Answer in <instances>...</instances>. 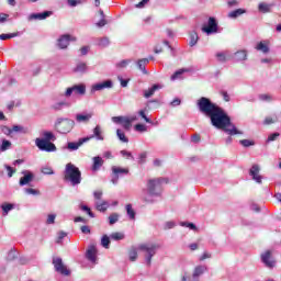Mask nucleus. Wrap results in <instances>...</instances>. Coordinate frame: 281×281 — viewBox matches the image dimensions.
<instances>
[{"mask_svg": "<svg viewBox=\"0 0 281 281\" xmlns=\"http://www.w3.org/2000/svg\"><path fill=\"white\" fill-rule=\"evenodd\" d=\"M196 106L202 115L210 117L211 124L215 126V128H223L228 135H243V132L236 128V125L232 123V120L223 108L212 102V100L201 97L196 101Z\"/></svg>", "mask_w": 281, "mask_h": 281, "instance_id": "f257e3e1", "label": "nucleus"}, {"mask_svg": "<svg viewBox=\"0 0 281 281\" xmlns=\"http://www.w3.org/2000/svg\"><path fill=\"white\" fill-rule=\"evenodd\" d=\"M164 178H154L147 181V190L142 194V201L147 204L155 203V199L161 196Z\"/></svg>", "mask_w": 281, "mask_h": 281, "instance_id": "f03ea898", "label": "nucleus"}, {"mask_svg": "<svg viewBox=\"0 0 281 281\" xmlns=\"http://www.w3.org/2000/svg\"><path fill=\"white\" fill-rule=\"evenodd\" d=\"M64 179L65 181H69L71 186H80L82 183V172L76 165L69 162L66 165Z\"/></svg>", "mask_w": 281, "mask_h": 281, "instance_id": "7ed1b4c3", "label": "nucleus"}, {"mask_svg": "<svg viewBox=\"0 0 281 281\" xmlns=\"http://www.w3.org/2000/svg\"><path fill=\"white\" fill-rule=\"evenodd\" d=\"M74 126H76V121L68 117H58L55 122V128L58 133H61V135L71 133Z\"/></svg>", "mask_w": 281, "mask_h": 281, "instance_id": "20e7f679", "label": "nucleus"}, {"mask_svg": "<svg viewBox=\"0 0 281 281\" xmlns=\"http://www.w3.org/2000/svg\"><path fill=\"white\" fill-rule=\"evenodd\" d=\"M139 251H143L145 255V262L147 267H150L153 262V256L157 254V249H159V245L157 244H140L138 246Z\"/></svg>", "mask_w": 281, "mask_h": 281, "instance_id": "39448f33", "label": "nucleus"}, {"mask_svg": "<svg viewBox=\"0 0 281 281\" xmlns=\"http://www.w3.org/2000/svg\"><path fill=\"white\" fill-rule=\"evenodd\" d=\"M85 95L87 93V86L85 83L74 85L66 89L65 98H71V95Z\"/></svg>", "mask_w": 281, "mask_h": 281, "instance_id": "423d86ee", "label": "nucleus"}, {"mask_svg": "<svg viewBox=\"0 0 281 281\" xmlns=\"http://www.w3.org/2000/svg\"><path fill=\"white\" fill-rule=\"evenodd\" d=\"M202 32L207 36L218 33V22H216V18H209L207 24L202 26Z\"/></svg>", "mask_w": 281, "mask_h": 281, "instance_id": "0eeeda50", "label": "nucleus"}, {"mask_svg": "<svg viewBox=\"0 0 281 281\" xmlns=\"http://www.w3.org/2000/svg\"><path fill=\"white\" fill-rule=\"evenodd\" d=\"M53 265L55 267V271L57 273H60L61 276H70L71 271L67 269V266L63 262V258L60 257H54L53 258Z\"/></svg>", "mask_w": 281, "mask_h": 281, "instance_id": "6e6552de", "label": "nucleus"}, {"mask_svg": "<svg viewBox=\"0 0 281 281\" xmlns=\"http://www.w3.org/2000/svg\"><path fill=\"white\" fill-rule=\"evenodd\" d=\"M35 146L45 153H55L56 150V145L54 143L41 138L35 139Z\"/></svg>", "mask_w": 281, "mask_h": 281, "instance_id": "1a4fd4ad", "label": "nucleus"}, {"mask_svg": "<svg viewBox=\"0 0 281 281\" xmlns=\"http://www.w3.org/2000/svg\"><path fill=\"white\" fill-rule=\"evenodd\" d=\"M112 179H111V183H113V186H117V181H120V177H122L123 175H128V168H122V167H117V166H113L112 167Z\"/></svg>", "mask_w": 281, "mask_h": 281, "instance_id": "9d476101", "label": "nucleus"}, {"mask_svg": "<svg viewBox=\"0 0 281 281\" xmlns=\"http://www.w3.org/2000/svg\"><path fill=\"white\" fill-rule=\"evenodd\" d=\"M261 262L268 268L273 269L276 267V259H273V252L271 250H266L261 254Z\"/></svg>", "mask_w": 281, "mask_h": 281, "instance_id": "9b49d317", "label": "nucleus"}, {"mask_svg": "<svg viewBox=\"0 0 281 281\" xmlns=\"http://www.w3.org/2000/svg\"><path fill=\"white\" fill-rule=\"evenodd\" d=\"M104 89H113V81L105 80L99 83H94L91 87L90 93H95V91H104Z\"/></svg>", "mask_w": 281, "mask_h": 281, "instance_id": "f8f14e48", "label": "nucleus"}, {"mask_svg": "<svg viewBox=\"0 0 281 281\" xmlns=\"http://www.w3.org/2000/svg\"><path fill=\"white\" fill-rule=\"evenodd\" d=\"M249 175L256 183H262V176H260V166L252 165L249 170Z\"/></svg>", "mask_w": 281, "mask_h": 281, "instance_id": "ddd939ff", "label": "nucleus"}, {"mask_svg": "<svg viewBox=\"0 0 281 281\" xmlns=\"http://www.w3.org/2000/svg\"><path fill=\"white\" fill-rule=\"evenodd\" d=\"M22 175L24 177L20 178V186H30V183H32L34 181V173H32L31 171L24 170L22 171Z\"/></svg>", "mask_w": 281, "mask_h": 281, "instance_id": "4468645a", "label": "nucleus"}, {"mask_svg": "<svg viewBox=\"0 0 281 281\" xmlns=\"http://www.w3.org/2000/svg\"><path fill=\"white\" fill-rule=\"evenodd\" d=\"M93 117V113H78L75 116V120L78 124H89Z\"/></svg>", "mask_w": 281, "mask_h": 281, "instance_id": "2eb2a0df", "label": "nucleus"}, {"mask_svg": "<svg viewBox=\"0 0 281 281\" xmlns=\"http://www.w3.org/2000/svg\"><path fill=\"white\" fill-rule=\"evenodd\" d=\"M98 249H95V246H90L86 252V258L95 265L98 262Z\"/></svg>", "mask_w": 281, "mask_h": 281, "instance_id": "dca6fc26", "label": "nucleus"}, {"mask_svg": "<svg viewBox=\"0 0 281 281\" xmlns=\"http://www.w3.org/2000/svg\"><path fill=\"white\" fill-rule=\"evenodd\" d=\"M52 11H44L42 13H32L29 15V21H45L48 16H52Z\"/></svg>", "mask_w": 281, "mask_h": 281, "instance_id": "f3484780", "label": "nucleus"}, {"mask_svg": "<svg viewBox=\"0 0 281 281\" xmlns=\"http://www.w3.org/2000/svg\"><path fill=\"white\" fill-rule=\"evenodd\" d=\"M86 138H89V142L91 139L95 138L98 142H104V135L102 134V127L100 125H97L93 128V134L90 136H87Z\"/></svg>", "mask_w": 281, "mask_h": 281, "instance_id": "a211bd4d", "label": "nucleus"}, {"mask_svg": "<svg viewBox=\"0 0 281 281\" xmlns=\"http://www.w3.org/2000/svg\"><path fill=\"white\" fill-rule=\"evenodd\" d=\"M70 41H71V35H61L57 41V45L59 49H67V47H69Z\"/></svg>", "mask_w": 281, "mask_h": 281, "instance_id": "6ab92c4d", "label": "nucleus"}, {"mask_svg": "<svg viewBox=\"0 0 281 281\" xmlns=\"http://www.w3.org/2000/svg\"><path fill=\"white\" fill-rule=\"evenodd\" d=\"M90 138H79L78 142H69L67 144V148L68 150H78V148H80V146H82V144H87V142H89Z\"/></svg>", "mask_w": 281, "mask_h": 281, "instance_id": "aec40b11", "label": "nucleus"}, {"mask_svg": "<svg viewBox=\"0 0 281 281\" xmlns=\"http://www.w3.org/2000/svg\"><path fill=\"white\" fill-rule=\"evenodd\" d=\"M148 63H150V59L148 58H142L136 61L137 69H139L144 76H148V70H146V65H148Z\"/></svg>", "mask_w": 281, "mask_h": 281, "instance_id": "412c9836", "label": "nucleus"}, {"mask_svg": "<svg viewBox=\"0 0 281 281\" xmlns=\"http://www.w3.org/2000/svg\"><path fill=\"white\" fill-rule=\"evenodd\" d=\"M207 271V267L205 266H198L194 268L192 280L191 281H199V277L203 276V273Z\"/></svg>", "mask_w": 281, "mask_h": 281, "instance_id": "4be33fe9", "label": "nucleus"}, {"mask_svg": "<svg viewBox=\"0 0 281 281\" xmlns=\"http://www.w3.org/2000/svg\"><path fill=\"white\" fill-rule=\"evenodd\" d=\"M69 106H71V103H69V101H58L56 103H54L50 109L53 111H63L64 109H69Z\"/></svg>", "mask_w": 281, "mask_h": 281, "instance_id": "5701e85b", "label": "nucleus"}, {"mask_svg": "<svg viewBox=\"0 0 281 281\" xmlns=\"http://www.w3.org/2000/svg\"><path fill=\"white\" fill-rule=\"evenodd\" d=\"M92 171L93 172H98V170H100L102 168V166H104V160L102 159V157L97 156L92 158Z\"/></svg>", "mask_w": 281, "mask_h": 281, "instance_id": "b1692460", "label": "nucleus"}, {"mask_svg": "<svg viewBox=\"0 0 281 281\" xmlns=\"http://www.w3.org/2000/svg\"><path fill=\"white\" fill-rule=\"evenodd\" d=\"M232 59L235 60V63H243V60H247V50H237Z\"/></svg>", "mask_w": 281, "mask_h": 281, "instance_id": "393cba45", "label": "nucleus"}, {"mask_svg": "<svg viewBox=\"0 0 281 281\" xmlns=\"http://www.w3.org/2000/svg\"><path fill=\"white\" fill-rule=\"evenodd\" d=\"M88 70L89 67L85 61L77 63L76 67L72 69L74 74H87Z\"/></svg>", "mask_w": 281, "mask_h": 281, "instance_id": "a878e982", "label": "nucleus"}, {"mask_svg": "<svg viewBox=\"0 0 281 281\" xmlns=\"http://www.w3.org/2000/svg\"><path fill=\"white\" fill-rule=\"evenodd\" d=\"M159 89H161V86L154 85L151 88L144 91V98H146V99L153 98V95H155V91H159Z\"/></svg>", "mask_w": 281, "mask_h": 281, "instance_id": "bb28decb", "label": "nucleus"}, {"mask_svg": "<svg viewBox=\"0 0 281 281\" xmlns=\"http://www.w3.org/2000/svg\"><path fill=\"white\" fill-rule=\"evenodd\" d=\"M215 57L218 63H227V60H232V55H228L226 52L216 53Z\"/></svg>", "mask_w": 281, "mask_h": 281, "instance_id": "cd10ccee", "label": "nucleus"}, {"mask_svg": "<svg viewBox=\"0 0 281 281\" xmlns=\"http://www.w3.org/2000/svg\"><path fill=\"white\" fill-rule=\"evenodd\" d=\"M271 8H273V4H269L267 2H260L258 4V10H259V12H262V14H267V13L271 12Z\"/></svg>", "mask_w": 281, "mask_h": 281, "instance_id": "c85d7f7f", "label": "nucleus"}, {"mask_svg": "<svg viewBox=\"0 0 281 281\" xmlns=\"http://www.w3.org/2000/svg\"><path fill=\"white\" fill-rule=\"evenodd\" d=\"M95 209L99 212H106V210L109 209V202L102 200V201H97L95 202Z\"/></svg>", "mask_w": 281, "mask_h": 281, "instance_id": "c756f323", "label": "nucleus"}, {"mask_svg": "<svg viewBox=\"0 0 281 281\" xmlns=\"http://www.w3.org/2000/svg\"><path fill=\"white\" fill-rule=\"evenodd\" d=\"M42 136L43 138L41 139H44V142H56V135L53 132L45 131L42 133Z\"/></svg>", "mask_w": 281, "mask_h": 281, "instance_id": "7c9ffc66", "label": "nucleus"}, {"mask_svg": "<svg viewBox=\"0 0 281 281\" xmlns=\"http://www.w3.org/2000/svg\"><path fill=\"white\" fill-rule=\"evenodd\" d=\"M2 214L4 216H8L10 214L11 210H14V204L12 203H4L1 205Z\"/></svg>", "mask_w": 281, "mask_h": 281, "instance_id": "2f4dec72", "label": "nucleus"}, {"mask_svg": "<svg viewBox=\"0 0 281 281\" xmlns=\"http://www.w3.org/2000/svg\"><path fill=\"white\" fill-rule=\"evenodd\" d=\"M188 71H190L188 68H181V69L177 70L171 76V80H179V78H181V76H183V74H188Z\"/></svg>", "mask_w": 281, "mask_h": 281, "instance_id": "473e14b6", "label": "nucleus"}, {"mask_svg": "<svg viewBox=\"0 0 281 281\" xmlns=\"http://www.w3.org/2000/svg\"><path fill=\"white\" fill-rule=\"evenodd\" d=\"M12 148V142L8 139H2V143L0 145L1 153H5V150H10Z\"/></svg>", "mask_w": 281, "mask_h": 281, "instance_id": "72a5a7b5", "label": "nucleus"}, {"mask_svg": "<svg viewBox=\"0 0 281 281\" xmlns=\"http://www.w3.org/2000/svg\"><path fill=\"white\" fill-rule=\"evenodd\" d=\"M245 14V10L243 9H236L234 11H231L228 13V19H238V16Z\"/></svg>", "mask_w": 281, "mask_h": 281, "instance_id": "f704fd0d", "label": "nucleus"}, {"mask_svg": "<svg viewBox=\"0 0 281 281\" xmlns=\"http://www.w3.org/2000/svg\"><path fill=\"white\" fill-rule=\"evenodd\" d=\"M196 43H199V34H196V32L193 31L190 34L189 45H190V47H194V45H196Z\"/></svg>", "mask_w": 281, "mask_h": 281, "instance_id": "c9c22d12", "label": "nucleus"}, {"mask_svg": "<svg viewBox=\"0 0 281 281\" xmlns=\"http://www.w3.org/2000/svg\"><path fill=\"white\" fill-rule=\"evenodd\" d=\"M13 133H22L23 135H25V133H27V128L22 125H13L11 128V134Z\"/></svg>", "mask_w": 281, "mask_h": 281, "instance_id": "e433bc0d", "label": "nucleus"}, {"mask_svg": "<svg viewBox=\"0 0 281 281\" xmlns=\"http://www.w3.org/2000/svg\"><path fill=\"white\" fill-rule=\"evenodd\" d=\"M255 49H257V52H262V54H269V46H267V44H263L262 42L257 44Z\"/></svg>", "mask_w": 281, "mask_h": 281, "instance_id": "4c0bfd02", "label": "nucleus"}, {"mask_svg": "<svg viewBox=\"0 0 281 281\" xmlns=\"http://www.w3.org/2000/svg\"><path fill=\"white\" fill-rule=\"evenodd\" d=\"M128 258H130L131 262H135V260H137V248H135V247L130 248Z\"/></svg>", "mask_w": 281, "mask_h": 281, "instance_id": "58836bf2", "label": "nucleus"}, {"mask_svg": "<svg viewBox=\"0 0 281 281\" xmlns=\"http://www.w3.org/2000/svg\"><path fill=\"white\" fill-rule=\"evenodd\" d=\"M276 122H278V115L267 116L263 121V124L269 126L270 124H276Z\"/></svg>", "mask_w": 281, "mask_h": 281, "instance_id": "ea45409f", "label": "nucleus"}, {"mask_svg": "<svg viewBox=\"0 0 281 281\" xmlns=\"http://www.w3.org/2000/svg\"><path fill=\"white\" fill-rule=\"evenodd\" d=\"M101 245L104 247V249H109V247L111 245V237L103 235L101 238Z\"/></svg>", "mask_w": 281, "mask_h": 281, "instance_id": "a19ab883", "label": "nucleus"}, {"mask_svg": "<svg viewBox=\"0 0 281 281\" xmlns=\"http://www.w3.org/2000/svg\"><path fill=\"white\" fill-rule=\"evenodd\" d=\"M119 221H120V214H117V213H112L109 216V224L110 225H115V223H117Z\"/></svg>", "mask_w": 281, "mask_h": 281, "instance_id": "79ce46f5", "label": "nucleus"}, {"mask_svg": "<svg viewBox=\"0 0 281 281\" xmlns=\"http://www.w3.org/2000/svg\"><path fill=\"white\" fill-rule=\"evenodd\" d=\"M125 207L131 221H135V210H133V205L127 204Z\"/></svg>", "mask_w": 281, "mask_h": 281, "instance_id": "37998d69", "label": "nucleus"}, {"mask_svg": "<svg viewBox=\"0 0 281 281\" xmlns=\"http://www.w3.org/2000/svg\"><path fill=\"white\" fill-rule=\"evenodd\" d=\"M116 135L121 142H123L124 144H128V138L126 137L124 132H122V130H116Z\"/></svg>", "mask_w": 281, "mask_h": 281, "instance_id": "c03bdc74", "label": "nucleus"}, {"mask_svg": "<svg viewBox=\"0 0 281 281\" xmlns=\"http://www.w3.org/2000/svg\"><path fill=\"white\" fill-rule=\"evenodd\" d=\"M110 238L112 240H124V233H120V232H116V233H112L110 235Z\"/></svg>", "mask_w": 281, "mask_h": 281, "instance_id": "a18cd8bd", "label": "nucleus"}, {"mask_svg": "<svg viewBox=\"0 0 281 281\" xmlns=\"http://www.w3.org/2000/svg\"><path fill=\"white\" fill-rule=\"evenodd\" d=\"M0 131L3 133V135H7V137L12 135V128L8 127V125H0Z\"/></svg>", "mask_w": 281, "mask_h": 281, "instance_id": "49530a36", "label": "nucleus"}, {"mask_svg": "<svg viewBox=\"0 0 281 281\" xmlns=\"http://www.w3.org/2000/svg\"><path fill=\"white\" fill-rule=\"evenodd\" d=\"M19 33L0 34V41H8L9 38H15Z\"/></svg>", "mask_w": 281, "mask_h": 281, "instance_id": "de8ad7c7", "label": "nucleus"}, {"mask_svg": "<svg viewBox=\"0 0 281 281\" xmlns=\"http://www.w3.org/2000/svg\"><path fill=\"white\" fill-rule=\"evenodd\" d=\"M130 63H131V59H123L116 64V67L119 69H124L125 67H128Z\"/></svg>", "mask_w": 281, "mask_h": 281, "instance_id": "09e8293b", "label": "nucleus"}, {"mask_svg": "<svg viewBox=\"0 0 281 281\" xmlns=\"http://www.w3.org/2000/svg\"><path fill=\"white\" fill-rule=\"evenodd\" d=\"M80 209L82 210V212H87L88 216H90V218H95V214H93V212H91V209L87 205H81Z\"/></svg>", "mask_w": 281, "mask_h": 281, "instance_id": "8fccbe9b", "label": "nucleus"}, {"mask_svg": "<svg viewBox=\"0 0 281 281\" xmlns=\"http://www.w3.org/2000/svg\"><path fill=\"white\" fill-rule=\"evenodd\" d=\"M122 126L125 131H131V126H133L131 123V119L125 116V120L123 121Z\"/></svg>", "mask_w": 281, "mask_h": 281, "instance_id": "3c124183", "label": "nucleus"}, {"mask_svg": "<svg viewBox=\"0 0 281 281\" xmlns=\"http://www.w3.org/2000/svg\"><path fill=\"white\" fill-rule=\"evenodd\" d=\"M111 44V41H109V37H103L99 40V47H109Z\"/></svg>", "mask_w": 281, "mask_h": 281, "instance_id": "603ef678", "label": "nucleus"}, {"mask_svg": "<svg viewBox=\"0 0 281 281\" xmlns=\"http://www.w3.org/2000/svg\"><path fill=\"white\" fill-rule=\"evenodd\" d=\"M56 223V214H48L46 225H54Z\"/></svg>", "mask_w": 281, "mask_h": 281, "instance_id": "864d4df0", "label": "nucleus"}, {"mask_svg": "<svg viewBox=\"0 0 281 281\" xmlns=\"http://www.w3.org/2000/svg\"><path fill=\"white\" fill-rule=\"evenodd\" d=\"M240 145L244 146V148H249V146H254V140L249 139H241L239 140Z\"/></svg>", "mask_w": 281, "mask_h": 281, "instance_id": "5fc2aeb1", "label": "nucleus"}, {"mask_svg": "<svg viewBox=\"0 0 281 281\" xmlns=\"http://www.w3.org/2000/svg\"><path fill=\"white\" fill-rule=\"evenodd\" d=\"M24 192L26 194H33V196H37V194H41V191L32 189V188L24 189Z\"/></svg>", "mask_w": 281, "mask_h": 281, "instance_id": "6e6d98bb", "label": "nucleus"}, {"mask_svg": "<svg viewBox=\"0 0 281 281\" xmlns=\"http://www.w3.org/2000/svg\"><path fill=\"white\" fill-rule=\"evenodd\" d=\"M259 100H261L262 102H271V100H273V97H271V94H260Z\"/></svg>", "mask_w": 281, "mask_h": 281, "instance_id": "4d7b16f0", "label": "nucleus"}, {"mask_svg": "<svg viewBox=\"0 0 281 281\" xmlns=\"http://www.w3.org/2000/svg\"><path fill=\"white\" fill-rule=\"evenodd\" d=\"M125 119L126 116H113L112 122H114V124H123Z\"/></svg>", "mask_w": 281, "mask_h": 281, "instance_id": "13d9d810", "label": "nucleus"}, {"mask_svg": "<svg viewBox=\"0 0 281 281\" xmlns=\"http://www.w3.org/2000/svg\"><path fill=\"white\" fill-rule=\"evenodd\" d=\"M278 137H280V133L276 132V133H272L268 136V139L267 142H276V139H278Z\"/></svg>", "mask_w": 281, "mask_h": 281, "instance_id": "bf43d9fd", "label": "nucleus"}, {"mask_svg": "<svg viewBox=\"0 0 281 281\" xmlns=\"http://www.w3.org/2000/svg\"><path fill=\"white\" fill-rule=\"evenodd\" d=\"M134 128L138 133H146V125H144V124H136Z\"/></svg>", "mask_w": 281, "mask_h": 281, "instance_id": "052dcab7", "label": "nucleus"}, {"mask_svg": "<svg viewBox=\"0 0 281 281\" xmlns=\"http://www.w3.org/2000/svg\"><path fill=\"white\" fill-rule=\"evenodd\" d=\"M121 155H122V157H126L127 159L135 160V157H133V154H131V151L121 150Z\"/></svg>", "mask_w": 281, "mask_h": 281, "instance_id": "680f3d73", "label": "nucleus"}, {"mask_svg": "<svg viewBox=\"0 0 281 281\" xmlns=\"http://www.w3.org/2000/svg\"><path fill=\"white\" fill-rule=\"evenodd\" d=\"M7 260H10V261L16 260V251L10 250L8 256H7Z\"/></svg>", "mask_w": 281, "mask_h": 281, "instance_id": "e2e57ef3", "label": "nucleus"}, {"mask_svg": "<svg viewBox=\"0 0 281 281\" xmlns=\"http://www.w3.org/2000/svg\"><path fill=\"white\" fill-rule=\"evenodd\" d=\"M176 226H177V224H176L175 222H172V221L166 222V223H165V226H164V229H172V228H175Z\"/></svg>", "mask_w": 281, "mask_h": 281, "instance_id": "0e129e2a", "label": "nucleus"}, {"mask_svg": "<svg viewBox=\"0 0 281 281\" xmlns=\"http://www.w3.org/2000/svg\"><path fill=\"white\" fill-rule=\"evenodd\" d=\"M66 236H67V233H65V232H63V231L59 232L56 243H57L58 245H60V243H63V238H65Z\"/></svg>", "mask_w": 281, "mask_h": 281, "instance_id": "69168bd1", "label": "nucleus"}, {"mask_svg": "<svg viewBox=\"0 0 281 281\" xmlns=\"http://www.w3.org/2000/svg\"><path fill=\"white\" fill-rule=\"evenodd\" d=\"M102 194H103L102 190L94 191L93 196H94L95 201H102Z\"/></svg>", "mask_w": 281, "mask_h": 281, "instance_id": "338daca9", "label": "nucleus"}, {"mask_svg": "<svg viewBox=\"0 0 281 281\" xmlns=\"http://www.w3.org/2000/svg\"><path fill=\"white\" fill-rule=\"evenodd\" d=\"M42 173L43 175H54V170L50 167H43Z\"/></svg>", "mask_w": 281, "mask_h": 281, "instance_id": "774afa93", "label": "nucleus"}]
</instances>
